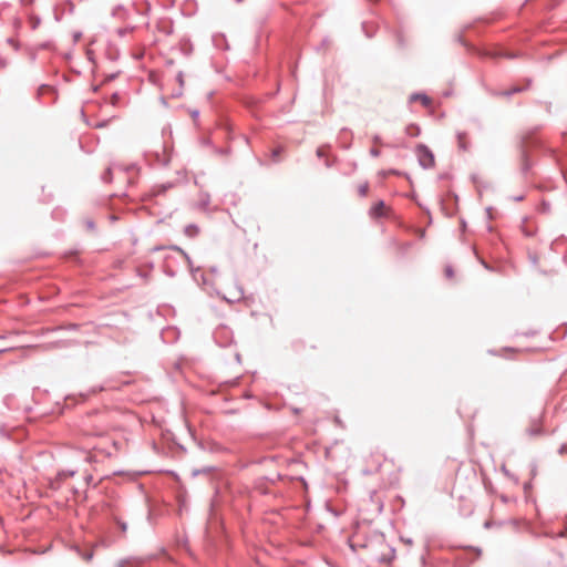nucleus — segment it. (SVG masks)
Masks as SVG:
<instances>
[{
	"label": "nucleus",
	"mask_w": 567,
	"mask_h": 567,
	"mask_svg": "<svg viewBox=\"0 0 567 567\" xmlns=\"http://www.w3.org/2000/svg\"><path fill=\"white\" fill-rule=\"evenodd\" d=\"M371 154H372L373 156H379L380 151H379L378 148H372V150H371Z\"/></svg>",
	"instance_id": "6e6552de"
},
{
	"label": "nucleus",
	"mask_w": 567,
	"mask_h": 567,
	"mask_svg": "<svg viewBox=\"0 0 567 567\" xmlns=\"http://www.w3.org/2000/svg\"><path fill=\"white\" fill-rule=\"evenodd\" d=\"M408 131H409V133H410V134H412V135H417V133H419V128H417V127H411V128H409Z\"/></svg>",
	"instance_id": "423d86ee"
},
{
	"label": "nucleus",
	"mask_w": 567,
	"mask_h": 567,
	"mask_svg": "<svg viewBox=\"0 0 567 567\" xmlns=\"http://www.w3.org/2000/svg\"><path fill=\"white\" fill-rule=\"evenodd\" d=\"M417 157L420 161V164L425 167L430 168L434 165V155L432 152L424 145L417 146Z\"/></svg>",
	"instance_id": "f257e3e1"
},
{
	"label": "nucleus",
	"mask_w": 567,
	"mask_h": 567,
	"mask_svg": "<svg viewBox=\"0 0 567 567\" xmlns=\"http://www.w3.org/2000/svg\"><path fill=\"white\" fill-rule=\"evenodd\" d=\"M390 207L383 200L374 203L370 208V216L372 218L390 217Z\"/></svg>",
	"instance_id": "f03ea898"
},
{
	"label": "nucleus",
	"mask_w": 567,
	"mask_h": 567,
	"mask_svg": "<svg viewBox=\"0 0 567 567\" xmlns=\"http://www.w3.org/2000/svg\"><path fill=\"white\" fill-rule=\"evenodd\" d=\"M537 433H539V426H535V427H533V429L530 430V434H532V435H535V434H537Z\"/></svg>",
	"instance_id": "0eeeda50"
},
{
	"label": "nucleus",
	"mask_w": 567,
	"mask_h": 567,
	"mask_svg": "<svg viewBox=\"0 0 567 567\" xmlns=\"http://www.w3.org/2000/svg\"><path fill=\"white\" fill-rule=\"evenodd\" d=\"M368 192H369V184L367 182H364L358 186V193L361 197H365L368 195Z\"/></svg>",
	"instance_id": "39448f33"
},
{
	"label": "nucleus",
	"mask_w": 567,
	"mask_h": 567,
	"mask_svg": "<svg viewBox=\"0 0 567 567\" xmlns=\"http://www.w3.org/2000/svg\"><path fill=\"white\" fill-rule=\"evenodd\" d=\"M221 293L223 298L229 302L240 300L243 297V291L238 287H234V289L226 288Z\"/></svg>",
	"instance_id": "7ed1b4c3"
},
{
	"label": "nucleus",
	"mask_w": 567,
	"mask_h": 567,
	"mask_svg": "<svg viewBox=\"0 0 567 567\" xmlns=\"http://www.w3.org/2000/svg\"><path fill=\"white\" fill-rule=\"evenodd\" d=\"M177 81L179 82L181 85H183L184 81H183V75L182 73H178L177 75Z\"/></svg>",
	"instance_id": "1a4fd4ad"
},
{
	"label": "nucleus",
	"mask_w": 567,
	"mask_h": 567,
	"mask_svg": "<svg viewBox=\"0 0 567 567\" xmlns=\"http://www.w3.org/2000/svg\"><path fill=\"white\" fill-rule=\"evenodd\" d=\"M3 351L2 349H0V352Z\"/></svg>",
	"instance_id": "9b49d317"
},
{
	"label": "nucleus",
	"mask_w": 567,
	"mask_h": 567,
	"mask_svg": "<svg viewBox=\"0 0 567 567\" xmlns=\"http://www.w3.org/2000/svg\"><path fill=\"white\" fill-rule=\"evenodd\" d=\"M318 155H319V156H321V155H322V151H321V150H319V151H318Z\"/></svg>",
	"instance_id": "9d476101"
},
{
	"label": "nucleus",
	"mask_w": 567,
	"mask_h": 567,
	"mask_svg": "<svg viewBox=\"0 0 567 567\" xmlns=\"http://www.w3.org/2000/svg\"><path fill=\"white\" fill-rule=\"evenodd\" d=\"M411 102L420 101L425 107H430L432 105V100L425 94H413L410 97Z\"/></svg>",
	"instance_id": "20e7f679"
}]
</instances>
